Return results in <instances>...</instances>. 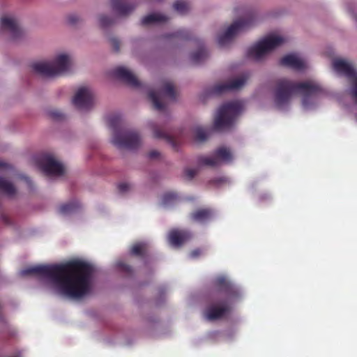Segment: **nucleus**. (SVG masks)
Instances as JSON below:
<instances>
[{
	"label": "nucleus",
	"instance_id": "nucleus-31",
	"mask_svg": "<svg viewBox=\"0 0 357 357\" xmlns=\"http://www.w3.org/2000/svg\"><path fill=\"white\" fill-rule=\"evenodd\" d=\"M112 20L106 15H100L99 17L100 26L102 28H106L109 26L110 24H112Z\"/></svg>",
	"mask_w": 357,
	"mask_h": 357
},
{
	"label": "nucleus",
	"instance_id": "nucleus-42",
	"mask_svg": "<svg viewBox=\"0 0 357 357\" xmlns=\"http://www.w3.org/2000/svg\"><path fill=\"white\" fill-rule=\"evenodd\" d=\"M12 167L9 164L0 160V169H10Z\"/></svg>",
	"mask_w": 357,
	"mask_h": 357
},
{
	"label": "nucleus",
	"instance_id": "nucleus-38",
	"mask_svg": "<svg viewBox=\"0 0 357 357\" xmlns=\"http://www.w3.org/2000/svg\"><path fill=\"white\" fill-rule=\"evenodd\" d=\"M79 17L76 15H70L68 17V22L71 25H75L79 21Z\"/></svg>",
	"mask_w": 357,
	"mask_h": 357
},
{
	"label": "nucleus",
	"instance_id": "nucleus-24",
	"mask_svg": "<svg viewBox=\"0 0 357 357\" xmlns=\"http://www.w3.org/2000/svg\"><path fill=\"white\" fill-rule=\"evenodd\" d=\"M0 191L10 197L15 195L16 193V189L13 184L1 177H0Z\"/></svg>",
	"mask_w": 357,
	"mask_h": 357
},
{
	"label": "nucleus",
	"instance_id": "nucleus-5",
	"mask_svg": "<svg viewBox=\"0 0 357 357\" xmlns=\"http://www.w3.org/2000/svg\"><path fill=\"white\" fill-rule=\"evenodd\" d=\"M70 59L67 54L58 55L52 62L40 61L31 64L33 70L43 77H54L69 71Z\"/></svg>",
	"mask_w": 357,
	"mask_h": 357
},
{
	"label": "nucleus",
	"instance_id": "nucleus-17",
	"mask_svg": "<svg viewBox=\"0 0 357 357\" xmlns=\"http://www.w3.org/2000/svg\"><path fill=\"white\" fill-rule=\"evenodd\" d=\"M191 238V234L185 230H172L169 234V243L176 247L181 246Z\"/></svg>",
	"mask_w": 357,
	"mask_h": 357
},
{
	"label": "nucleus",
	"instance_id": "nucleus-8",
	"mask_svg": "<svg viewBox=\"0 0 357 357\" xmlns=\"http://www.w3.org/2000/svg\"><path fill=\"white\" fill-rule=\"evenodd\" d=\"M233 160V155L230 149L225 146H220L215 149L211 156L200 155L197 158V163L200 166L215 167L222 162L230 163Z\"/></svg>",
	"mask_w": 357,
	"mask_h": 357
},
{
	"label": "nucleus",
	"instance_id": "nucleus-39",
	"mask_svg": "<svg viewBox=\"0 0 357 357\" xmlns=\"http://www.w3.org/2000/svg\"><path fill=\"white\" fill-rule=\"evenodd\" d=\"M227 178L226 177H220L215 178L213 180H211V183L215 185H220L221 183H227Z\"/></svg>",
	"mask_w": 357,
	"mask_h": 357
},
{
	"label": "nucleus",
	"instance_id": "nucleus-16",
	"mask_svg": "<svg viewBox=\"0 0 357 357\" xmlns=\"http://www.w3.org/2000/svg\"><path fill=\"white\" fill-rule=\"evenodd\" d=\"M128 0H111L112 10L121 16H126L132 13L136 5L128 3Z\"/></svg>",
	"mask_w": 357,
	"mask_h": 357
},
{
	"label": "nucleus",
	"instance_id": "nucleus-35",
	"mask_svg": "<svg viewBox=\"0 0 357 357\" xmlns=\"http://www.w3.org/2000/svg\"><path fill=\"white\" fill-rule=\"evenodd\" d=\"M109 43L115 52H118L120 49V41L116 38H110Z\"/></svg>",
	"mask_w": 357,
	"mask_h": 357
},
{
	"label": "nucleus",
	"instance_id": "nucleus-21",
	"mask_svg": "<svg viewBox=\"0 0 357 357\" xmlns=\"http://www.w3.org/2000/svg\"><path fill=\"white\" fill-rule=\"evenodd\" d=\"M168 20L169 18L165 15L160 13H152L142 18V24L146 26L152 24L164 22Z\"/></svg>",
	"mask_w": 357,
	"mask_h": 357
},
{
	"label": "nucleus",
	"instance_id": "nucleus-2",
	"mask_svg": "<svg viewBox=\"0 0 357 357\" xmlns=\"http://www.w3.org/2000/svg\"><path fill=\"white\" fill-rule=\"evenodd\" d=\"M322 91L321 86L314 82H294L287 79H280L276 82L275 102L276 107L282 109L287 105L294 93L303 96V105L307 107L310 104V99Z\"/></svg>",
	"mask_w": 357,
	"mask_h": 357
},
{
	"label": "nucleus",
	"instance_id": "nucleus-10",
	"mask_svg": "<svg viewBox=\"0 0 357 357\" xmlns=\"http://www.w3.org/2000/svg\"><path fill=\"white\" fill-rule=\"evenodd\" d=\"M333 68L338 74L346 76L354 82L353 95L357 100V73L352 66L341 59L333 61Z\"/></svg>",
	"mask_w": 357,
	"mask_h": 357
},
{
	"label": "nucleus",
	"instance_id": "nucleus-43",
	"mask_svg": "<svg viewBox=\"0 0 357 357\" xmlns=\"http://www.w3.org/2000/svg\"><path fill=\"white\" fill-rule=\"evenodd\" d=\"M22 178L24 180V181L27 183L29 187H31V179L27 176H23Z\"/></svg>",
	"mask_w": 357,
	"mask_h": 357
},
{
	"label": "nucleus",
	"instance_id": "nucleus-14",
	"mask_svg": "<svg viewBox=\"0 0 357 357\" xmlns=\"http://www.w3.org/2000/svg\"><path fill=\"white\" fill-rule=\"evenodd\" d=\"M0 27L2 31H8L13 40L20 38L23 33L17 21L7 16L1 17Z\"/></svg>",
	"mask_w": 357,
	"mask_h": 357
},
{
	"label": "nucleus",
	"instance_id": "nucleus-7",
	"mask_svg": "<svg viewBox=\"0 0 357 357\" xmlns=\"http://www.w3.org/2000/svg\"><path fill=\"white\" fill-rule=\"evenodd\" d=\"M282 37L275 35H268L259 41L247 51V56L255 60H259L266 54L284 43Z\"/></svg>",
	"mask_w": 357,
	"mask_h": 357
},
{
	"label": "nucleus",
	"instance_id": "nucleus-25",
	"mask_svg": "<svg viewBox=\"0 0 357 357\" xmlns=\"http://www.w3.org/2000/svg\"><path fill=\"white\" fill-rule=\"evenodd\" d=\"M162 93L169 99H176V91L174 84L171 82H164L162 87Z\"/></svg>",
	"mask_w": 357,
	"mask_h": 357
},
{
	"label": "nucleus",
	"instance_id": "nucleus-19",
	"mask_svg": "<svg viewBox=\"0 0 357 357\" xmlns=\"http://www.w3.org/2000/svg\"><path fill=\"white\" fill-rule=\"evenodd\" d=\"M151 127L155 138L163 139L170 144L174 148H176L178 139L174 136L167 133L154 123H151Z\"/></svg>",
	"mask_w": 357,
	"mask_h": 357
},
{
	"label": "nucleus",
	"instance_id": "nucleus-15",
	"mask_svg": "<svg viewBox=\"0 0 357 357\" xmlns=\"http://www.w3.org/2000/svg\"><path fill=\"white\" fill-rule=\"evenodd\" d=\"M245 82L246 79L241 77L234 79L228 83L218 84L213 86L211 93L219 95L227 91L239 89L245 84Z\"/></svg>",
	"mask_w": 357,
	"mask_h": 357
},
{
	"label": "nucleus",
	"instance_id": "nucleus-23",
	"mask_svg": "<svg viewBox=\"0 0 357 357\" xmlns=\"http://www.w3.org/2000/svg\"><path fill=\"white\" fill-rule=\"evenodd\" d=\"M149 99L151 101L153 107L158 110L162 111L165 108V103L161 100L160 95L155 91L151 90L148 94Z\"/></svg>",
	"mask_w": 357,
	"mask_h": 357
},
{
	"label": "nucleus",
	"instance_id": "nucleus-13",
	"mask_svg": "<svg viewBox=\"0 0 357 357\" xmlns=\"http://www.w3.org/2000/svg\"><path fill=\"white\" fill-rule=\"evenodd\" d=\"M112 75L131 87L139 88L141 86L137 77L125 67L116 68L112 70Z\"/></svg>",
	"mask_w": 357,
	"mask_h": 357
},
{
	"label": "nucleus",
	"instance_id": "nucleus-36",
	"mask_svg": "<svg viewBox=\"0 0 357 357\" xmlns=\"http://www.w3.org/2000/svg\"><path fill=\"white\" fill-rule=\"evenodd\" d=\"M117 266L119 267V268L123 271V272H125V273H132V268L131 266H130L129 265L123 263V262H119L117 264Z\"/></svg>",
	"mask_w": 357,
	"mask_h": 357
},
{
	"label": "nucleus",
	"instance_id": "nucleus-41",
	"mask_svg": "<svg viewBox=\"0 0 357 357\" xmlns=\"http://www.w3.org/2000/svg\"><path fill=\"white\" fill-rule=\"evenodd\" d=\"M202 254V250L200 249H196L191 252L190 255L192 257L195 258L199 256Z\"/></svg>",
	"mask_w": 357,
	"mask_h": 357
},
{
	"label": "nucleus",
	"instance_id": "nucleus-22",
	"mask_svg": "<svg viewBox=\"0 0 357 357\" xmlns=\"http://www.w3.org/2000/svg\"><path fill=\"white\" fill-rule=\"evenodd\" d=\"M208 54L207 50L204 45L201 44L199 50L192 53L190 58L192 63L195 64H199L204 61L208 58Z\"/></svg>",
	"mask_w": 357,
	"mask_h": 357
},
{
	"label": "nucleus",
	"instance_id": "nucleus-1",
	"mask_svg": "<svg viewBox=\"0 0 357 357\" xmlns=\"http://www.w3.org/2000/svg\"><path fill=\"white\" fill-rule=\"evenodd\" d=\"M93 271L91 264L80 260H72L60 264L31 266L22 270L20 274L47 278L62 294L79 299L91 291Z\"/></svg>",
	"mask_w": 357,
	"mask_h": 357
},
{
	"label": "nucleus",
	"instance_id": "nucleus-12",
	"mask_svg": "<svg viewBox=\"0 0 357 357\" xmlns=\"http://www.w3.org/2000/svg\"><path fill=\"white\" fill-rule=\"evenodd\" d=\"M73 105L79 109H90L93 105V96L87 87L78 89L73 99Z\"/></svg>",
	"mask_w": 357,
	"mask_h": 357
},
{
	"label": "nucleus",
	"instance_id": "nucleus-4",
	"mask_svg": "<svg viewBox=\"0 0 357 357\" xmlns=\"http://www.w3.org/2000/svg\"><path fill=\"white\" fill-rule=\"evenodd\" d=\"M109 127L112 129V142L119 149L134 150L141 144V137L136 131L121 130V118L119 114H112L107 117Z\"/></svg>",
	"mask_w": 357,
	"mask_h": 357
},
{
	"label": "nucleus",
	"instance_id": "nucleus-32",
	"mask_svg": "<svg viewBox=\"0 0 357 357\" xmlns=\"http://www.w3.org/2000/svg\"><path fill=\"white\" fill-rule=\"evenodd\" d=\"M171 38H181L183 39H188V33L185 30H179L169 36Z\"/></svg>",
	"mask_w": 357,
	"mask_h": 357
},
{
	"label": "nucleus",
	"instance_id": "nucleus-18",
	"mask_svg": "<svg viewBox=\"0 0 357 357\" xmlns=\"http://www.w3.org/2000/svg\"><path fill=\"white\" fill-rule=\"evenodd\" d=\"M280 63L281 66L289 67L294 70H302L305 68L304 62L295 54H288L283 56Z\"/></svg>",
	"mask_w": 357,
	"mask_h": 357
},
{
	"label": "nucleus",
	"instance_id": "nucleus-37",
	"mask_svg": "<svg viewBox=\"0 0 357 357\" xmlns=\"http://www.w3.org/2000/svg\"><path fill=\"white\" fill-rule=\"evenodd\" d=\"M130 188V185L127 183H121L118 185L119 191L121 193L127 192Z\"/></svg>",
	"mask_w": 357,
	"mask_h": 357
},
{
	"label": "nucleus",
	"instance_id": "nucleus-6",
	"mask_svg": "<svg viewBox=\"0 0 357 357\" xmlns=\"http://www.w3.org/2000/svg\"><path fill=\"white\" fill-rule=\"evenodd\" d=\"M243 104L239 101H232L222 105L215 118L214 128L217 130L229 128L236 117L243 110Z\"/></svg>",
	"mask_w": 357,
	"mask_h": 357
},
{
	"label": "nucleus",
	"instance_id": "nucleus-27",
	"mask_svg": "<svg viewBox=\"0 0 357 357\" xmlns=\"http://www.w3.org/2000/svg\"><path fill=\"white\" fill-rule=\"evenodd\" d=\"M79 207L78 202H70L61 205L59 208V211L61 214L66 215L74 212Z\"/></svg>",
	"mask_w": 357,
	"mask_h": 357
},
{
	"label": "nucleus",
	"instance_id": "nucleus-40",
	"mask_svg": "<svg viewBox=\"0 0 357 357\" xmlns=\"http://www.w3.org/2000/svg\"><path fill=\"white\" fill-rule=\"evenodd\" d=\"M160 155V153L157 151H151L149 153V157L151 159H155Z\"/></svg>",
	"mask_w": 357,
	"mask_h": 357
},
{
	"label": "nucleus",
	"instance_id": "nucleus-44",
	"mask_svg": "<svg viewBox=\"0 0 357 357\" xmlns=\"http://www.w3.org/2000/svg\"><path fill=\"white\" fill-rule=\"evenodd\" d=\"M1 218H2L3 221L5 223L8 224L9 220H8V218L6 215H1Z\"/></svg>",
	"mask_w": 357,
	"mask_h": 357
},
{
	"label": "nucleus",
	"instance_id": "nucleus-34",
	"mask_svg": "<svg viewBox=\"0 0 357 357\" xmlns=\"http://www.w3.org/2000/svg\"><path fill=\"white\" fill-rule=\"evenodd\" d=\"M197 174V170L191 168H186L184 170V175L188 180H192Z\"/></svg>",
	"mask_w": 357,
	"mask_h": 357
},
{
	"label": "nucleus",
	"instance_id": "nucleus-28",
	"mask_svg": "<svg viewBox=\"0 0 357 357\" xmlns=\"http://www.w3.org/2000/svg\"><path fill=\"white\" fill-rule=\"evenodd\" d=\"M147 245L146 243H139L132 245L130 252L132 255L143 256L146 252Z\"/></svg>",
	"mask_w": 357,
	"mask_h": 357
},
{
	"label": "nucleus",
	"instance_id": "nucleus-9",
	"mask_svg": "<svg viewBox=\"0 0 357 357\" xmlns=\"http://www.w3.org/2000/svg\"><path fill=\"white\" fill-rule=\"evenodd\" d=\"M252 17L248 19H240L232 23L226 31L218 36V43L220 47L229 44L235 35L241 30L248 26L252 22Z\"/></svg>",
	"mask_w": 357,
	"mask_h": 357
},
{
	"label": "nucleus",
	"instance_id": "nucleus-29",
	"mask_svg": "<svg viewBox=\"0 0 357 357\" xmlns=\"http://www.w3.org/2000/svg\"><path fill=\"white\" fill-rule=\"evenodd\" d=\"M195 139L197 142H204L207 139L206 132L200 127H197L194 130Z\"/></svg>",
	"mask_w": 357,
	"mask_h": 357
},
{
	"label": "nucleus",
	"instance_id": "nucleus-20",
	"mask_svg": "<svg viewBox=\"0 0 357 357\" xmlns=\"http://www.w3.org/2000/svg\"><path fill=\"white\" fill-rule=\"evenodd\" d=\"M213 216V212L208 208H199L190 214L191 219L195 222H205Z\"/></svg>",
	"mask_w": 357,
	"mask_h": 357
},
{
	"label": "nucleus",
	"instance_id": "nucleus-30",
	"mask_svg": "<svg viewBox=\"0 0 357 357\" xmlns=\"http://www.w3.org/2000/svg\"><path fill=\"white\" fill-rule=\"evenodd\" d=\"M178 197L177 195L174 192H167L164 194L162 199V203L163 205H169L174 204Z\"/></svg>",
	"mask_w": 357,
	"mask_h": 357
},
{
	"label": "nucleus",
	"instance_id": "nucleus-11",
	"mask_svg": "<svg viewBox=\"0 0 357 357\" xmlns=\"http://www.w3.org/2000/svg\"><path fill=\"white\" fill-rule=\"evenodd\" d=\"M38 163L47 175L61 176L64 174L65 169L63 165L50 154L43 155L38 160Z\"/></svg>",
	"mask_w": 357,
	"mask_h": 357
},
{
	"label": "nucleus",
	"instance_id": "nucleus-33",
	"mask_svg": "<svg viewBox=\"0 0 357 357\" xmlns=\"http://www.w3.org/2000/svg\"><path fill=\"white\" fill-rule=\"evenodd\" d=\"M49 116L54 120L59 121L63 119V114L58 110H51L48 112Z\"/></svg>",
	"mask_w": 357,
	"mask_h": 357
},
{
	"label": "nucleus",
	"instance_id": "nucleus-3",
	"mask_svg": "<svg viewBox=\"0 0 357 357\" xmlns=\"http://www.w3.org/2000/svg\"><path fill=\"white\" fill-rule=\"evenodd\" d=\"M216 291L213 303L204 312L205 317L210 321L222 318L230 311L229 301L238 296L237 288L226 278L219 276L215 280Z\"/></svg>",
	"mask_w": 357,
	"mask_h": 357
},
{
	"label": "nucleus",
	"instance_id": "nucleus-26",
	"mask_svg": "<svg viewBox=\"0 0 357 357\" xmlns=\"http://www.w3.org/2000/svg\"><path fill=\"white\" fill-rule=\"evenodd\" d=\"M174 9L179 14H186L190 9V6L188 2L185 0H176L173 4Z\"/></svg>",
	"mask_w": 357,
	"mask_h": 357
}]
</instances>
